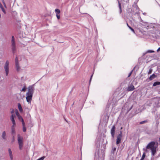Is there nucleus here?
I'll return each mask as SVG.
<instances>
[{"instance_id":"c03bdc74","label":"nucleus","mask_w":160,"mask_h":160,"mask_svg":"<svg viewBox=\"0 0 160 160\" xmlns=\"http://www.w3.org/2000/svg\"><path fill=\"white\" fill-rule=\"evenodd\" d=\"M159 141H160V138H159Z\"/></svg>"},{"instance_id":"6e6552de","label":"nucleus","mask_w":160,"mask_h":160,"mask_svg":"<svg viewBox=\"0 0 160 160\" xmlns=\"http://www.w3.org/2000/svg\"><path fill=\"white\" fill-rule=\"evenodd\" d=\"M135 88L133 85L132 84H131L128 86L127 90L128 91H132Z\"/></svg>"},{"instance_id":"2eb2a0df","label":"nucleus","mask_w":160,"mask_h":160,"mask_svg":"<svg viewBox=\"0 0 160 160\" xmlns=\"http://www.w3.org/2000/svg\"><path fill=\"white\" fill-rule=\"evenodd\" d=\"M15 125H14L13 124L12 126L11 127V129H12V133H15V130L14 129V126Z\"/></svg>"},{"instance_id":"ddd939ff","label":"nucleus","mask_w":160,"mask_h":160,"mask_svg":"<svg viewBox=\"0 0 160 160\" xmlns=\"http://www.w3.org/2000/svg\"><path fill=\"white\" fill-rule=\"evenodd\" d=\"M156 76L154 74H153L149 78V79L150 80H151L156 78Z\"/></svg>"},{"instance_id":"79ce46f5","label":"nucleus","mask_w":160,"mask_h":160,"mask_svg":"<svg viewBox=\"0 0 160 160\" xmlns=\"http://www.w3.org/2000/svg\"><path fill=\"white\" fill-rule=\"evenodd\" d=\"M159 34H160V30L159 31Z\"/></svg>"},{"instance_id":"6ab92c4d","label":"nucleus","mask_w":160,"mask_h":160,"mask_svg":"<svg viewBox=\"0 0 160 160\" xmlns=\"http://www.w3.org/2000/svg\"><path fill=\"white\" fill-rule=\"evenodd\" d=\"M15 64H19L18 62V57H16L15 59Z\"/></svg>"},{"instance_id":"c85d7f7f","label":"nucleus","mask_w":160,"mask_h":160,"mask_svg":"<svg viewBox=\"0 0 160 160\" xmlns=\"http://www.w3.org/2000/svg\"><path fill=\"white\" fill-rule=\"evenodd\" d=\"M56 16L58 19H59L60 18V14H56Z\"/></svg>"},{"instance_id":"20e7f679","label":"nucleus","mask_w":160,"mask_h":160,"mask_svg":"<svg viewBox=\"0 0 160 160\" xmlns=\"http://www.w3.org/2000/svg\"><path fill=\"white\" fill-rule=\"evenodd\" d=\"M18 140L19 146V148L20 150H22L23 145V138L19 134L18 135Z\"/></svg>"},{"instance_id":"423d86ee","label":"nucleus","mask_w":160,"mask_h":160,"mask_svg":"<svg viewBox=\"0 0 160 160\" xmlns=\"http://www.w3.org/2000/svg\"><path fill=\"white\" fill-rule=\"evenodd\" d=\"M122 132L121 131L120 133L117 136L116 141V144L117 145L119 143L121 142L122 137Z\"/></svg>"},{"instance_id":"9b49d317","label":"nucleus","mask_w":160,"mask_h":160,"mask_svg":"<svg viewBox=\"0 0 160 160\" xmlns=\"http://www.w3.org/2000/svg\"><path fill=\"white\" fill-rule=\"evenodd\" d=\"M6 132L5 131H3L2 134V137L4 140L6 139Z\"/></svg>"},{"instance_id":"2f4dec72","label":"nucleus","mask_w":160,"mask_h":160,"mask_svg":"<svg viewBox=\"0 0 160 160\" xmlns=\"http://www.w3.org/2000/svg\"><path fill=\"white\" fill-rule=\"evenodd\" d=\"M14 112V110L13 109H12V111L11 112V113L12 114H13V113Z\"/></svg>"},{"instance_id":"393cba45","label":"nucleus","mask_w":160,"mask_h":160,"mask_svg":"<svg viewBox=\"0 0 160 160\" xmlns=\"http://www.w3.org/2000/svg\"><path fill=\"white\" fill-rule=\"evenodd\" d=\"M128 28H130V29L134 33H135V31L130 26H128Z\"/></svg>"},{"instance_id":"412c9836","label":"nucleus","mask_w":160,"mask_h":160,"mask_svg":"<svg viewBox=\"0 0 160 160\" xmlns=\"http://www.w3.org/2000/svg\"><path fill=\"white\" fill-rule=\"evenodd\" d=\"M154 52V51H153L151 50H149L147 51L146 52V53H151Z\"/></svg>"},{"instance_id":"c756f323","label":"nucleus","mask_w":160,"mask_h":160,"mask_svg":"<svg viewBox=\"0 0 160 160\" xmlns=\"http://www.w3.org/2000/svg\"><path fill=\"white\" fill-rule=\"evenodd\" d=\"M26 128L25 126L23 127V131L24 132H25L26 131Z\"/></svg>"},{"instance_id":"dca6fc26","label":"nucleus","mask_w":160,"mask_h":160,"mask_svg":"<svg viewBox=\"0 0 160 160\" xmlns=\"http://www.w3.org/2000/svg\"><path fill=\"white\" fill-rule=\"evenodd\" d=\"M160 85V82L157 81V82H156L153 83V86H155L157 85Z\"/></svg>"},{"instance_id":"5701e85b","label":"nucleus","mask_w":160,"mask_h":160,"mask_svg":"<svg viewBox=\"0 0 160 160\" xmlns=\"http://www.w3.org/2000/svg\"><path fill=\"white\" fill-rule=\"evenodd\" d=\"M26 87L25 86H24V87H23V88L21 90V91L25 92L26 90Z\"/></svg>"},{"instance_id":"1a4fd4ad","label":"nucleus","mask_w":160,"mask_h":160,"mask_svg":"<svg viewBox=\"0 0 160 160\" xmlns=\"http://www.w3.org/2000/svg\"><path fill=\"white\" fill-rule=\"evenodd\" d=\"M15 117V115H14L13 114H12L11 116L10 119L12 121V123L14 125H15L16 123L15 122V120L14 119V118Z\"/></svg>"},{"instance_id":"39448f33","label":"nucleus","mask_w":160,"mask_h":160,"mask_svg":"<svg viewBox=\"0 0 160 160\" xmlns=\"http://www.w3.org/2000/svg\"><path fill=\"white\" fill-rule=\"evenodd\" d=\"M9 62L8 60H7L4 65V69L5 71L6 76H8L9 73Z\"/></svg>"},{"instance_id":"f8f14e48","label":"nucleus","mask_w":160,"mask_h":160,"mask_svg":"<svg viewBox=\"0 0 160 160\" xmlns=\"http://www.w3.org/2000/svg\"><path fill=\"white\" fill-rule=\"evenodd\" d=\"M15 67L17 71L18 72L19 71L20 69V68L19 66V64H15Z\"/></svg>"},{"instance_id":"f704fd0d","label":"nucleus","mask_w":160,"mask_h":160,"mask_svg":"<svg viewBox=\"0 0 160 160\" xmlns=\"http://www.w3.org/2000/svg\"><path fill=\"white\" fill-rule=\"evenodd\" d=\"M160 51V47L157 50V52H158Z\"/></svg>"},{"instance_id":"4c0bfd02","label":"nucleus","mask_w":160,"mask_h":160,"mask_svg":"<svg viewBox=\"0 0 160 160\" xmlns=\"http://www.w3.org/2000/svg\"><path fill=\"white\" fill-rule=\"evenodd\" d=\"M18 117V118L19 119H20V118H21L22 119V118L20 116H19V117Z\"/></svg>"},{"instance_id":"c9c22d12","label":"nucleus","mask_w":160,"mask_h":160,"mask_svg":"<svg viewBox=\"0 0 160 160\" xmlns=\"http://www.w3.org/2000/svg\"><path fill=\"white\" fill-rule=\"evenodd\" d=\"M3 6L1 4V3L0 2V8L2 7Z\"/></svg>"},{"instance_id":"9d476101","label":"nucleus","mask_w":160,"mask_h":160,"mask_svg":"<svg viewBox=\"0 0 160 160\" xmlns=\"http://www.w3.org/2000/svg\"><path fill=\"white\" fill-rule=\"evenodd\" d=\"M8 153L11 160H13V157L12 154V151L11 150V149L10 148L8 149Z\"/></svg>"},{"instance_id":"e433bc0d","label":"nucleus","mask_w":160,"mask_h":160,"mask_svg":"<svg viewBox=\"0 0 160 160\" xmlns=\"http://www.w3.org/2000/svg\"><path fill=\"white\" fill-rule=\"evenodd\" d=\"M132 73V72H131L129 73V75H128V77H129L130 76V75H131V74Z\"/></svg>"},{"instance_id":"f257e3e1","label":"nucleus","mask_w":160,"mask_h":160,"mask_svg":"<svg viewBox=\"0 0 160 160\" xmlns=\"http://www.w3.org/2000/svg\"><path fill=\"white\" fill-rule=\"evenodd\" d=\"M158 145V143H156L154 142H151L148 144L146 148H143V150L146 152H148L147 149H150L151 151L152 155L154 156L156 152Z\"/></svg>"},{"instance_id":"473e14b6","label":"nucleus","mask_w":160,"mask_h":160,"mask_svg":"<svg viewBox=\"0 0 160 160\" xmlns=\"http://www.w3.org/2000/svg\"><path fill=\"white\" fill-rule=\"evenodd\" d=\"M152 70L150 69V70H149V72H148V73L149 74L151 73V72H152Z\"/></svg>"},{"instance_id":"0eeeda50","label":"nucleus","mask_w":160,"mask_h":160,"mask_svg":"<svg viewBox=\"0 0 160 160\" xmlns=\"http://www.w3.org/2000/svg\"><path fill=\"white\" fill-rule=\"evenodd\" d=\"M115 126H113L111 131V134L112 137L113 138L115 134Z\"/></svg>"},{"instance_id":"7c9ffc66","label":"nucleus","mask_w":160,"mask_h":160,"mask_svg":"<svg viewBox=\"0 0 160 160\" xmlns=\"http://www.w3.org/2000/svg\"><path fill=\"white\" fill-rule=\"evenodd\" d=\"M116 150V148L115 147L113 148L112 149V151L114 152Z\"/></svg>"},{"instance_id":"58836bf2","label":"nucleus","mask_w":160,"mask_h":160,"mask_svg":"<svg viewBox=\"0 0 160 160\" xmlns=\"http://www.w3.org/2000/svg\"><path fill=\"white\" fill-rule=\"evenodd\" d=\"M92 75L91 76V78H90V82L91 80V79H92Z\"/></svg>"},{"instance_id":"aec40b11","label":"nucleus","mask_w":160,"mask_h":160,"mask_svg":"<svg viewBox=\"0 0 160 160\" xmlns=\"http://www.w3.org/2000/svg\"><path fill=\"white\" fill-rule=\"evenodd\" d=\"M145 157V152H144L142 154V157L140 159H141L142 160H143Z\"/></svg>"},{"instance_id":"4468645a","label":"nucleus","mask_w":160,"mask_h":160,"mask_svg":"<svg viewBox=\"0 0 160 160\" xmlns=\"http://www.w3.org/2000/svg\"><path fill=\"white\" fill-rule=\"evenodd\" d=\"M18 107L19 111L20 112H22V109L20 104L19 103H18Z\"/></svg>"},{"instance_id":"f03ea898","label":"nucleus","mask_w":160,"mask_h":160,"mask_svg":"<svg viewBox=\"0 0 160 160\" xmlns=\"http://www.w3.org/2000/svg\"><path fill=\"white\" fill-rule=\"evenodd\" d=\"M28 89V91L26 93V100L28 103H31L34 93V87L33 85L30 86Z\"/></svg>"},{"instance_id":"a211bd4d","label":"nucleus","mask_w":160,"mask_h":160,"mask_svg":"<svg viewBox=\"0 0 160 160\" xmlns=\"http://www.w3.org/2000/svg\"><path fill=\"white\" fill-rule=\"evenodd\" d=\"M0 8L2 10V11L4 13V14H6V12L5 10V9L2 6V7H1V8Z\"/></svg>"},{"instance_id":"bb28decb","label":"nucleus","mask_w":160,"mask_h":160,"mask_svg":"<svg viewBox=\"0 0 160 160\" xmlns=\"http://www.w3.org/2000/svg\"><path fill=\"white\" fill-rule=\"evenodd\" d=\"M16 114L17 116L19 117L20 115L17 110L16 111Z\"/></svg>"},{"instance_id":"a878e982","label":"nucleus","mask_w":160,"mask_h":160,"mask_svg":"<svg viewBox=\"0 0 160 160\" xmlns=\"http://www.w3.org/2000/svg\"><path fill=\"white\" fill-rule=\"evenodd\" d=\"M118 4H119V9H120V12H121V11H122V10H121V4L120 3L119 1H118Z\"/></svg>"},{"instance_id":"72a5a7b5","label":"nucleus","mask_w":160,"mask_h":160,"mask_svg":"<svg viewBox=\"0 0 160 160\" xmlns=\"http://www.w3.org/2000/svg\"><path fill=\"white\" fill-rule=\"evenodd\" d=\"M144 122H145V121H142V122H140V124H143Z\"/></svg>"},{"instance_id":"cd10ccee","label":"nucleus","mask_w":160,"mask_h":160,"mask_svg":"<svg viewBox=\"0 0 160 160\" xmlns=\"http://www.w3.org/2000/svg\"><path fill=\"white\" fill-rule=\"evenodd\" d=\"M22 123L23 127L25 126V123L24 122L23 119L22 118Z\"/></svg>"},{"instance_id":"4be33fe9","label":"nucleus","mask_w":160,"mask_h":160,"mask_svg":"<svg viewBox=\"0 0 160 160\" xmlns=\"http://www.w3.org/2000/svg\"><path fill=\"white\" fill-rule=\"evenodd\" d=\"M2 3H3V5H4V6L5 7V8H7V7L6 4H5V2L3 0V1H2Z\"/></svg>"},{"instance_id":"a19ab883","label":"nucleus","mask_w":160,"mask_h":160,"mask_svg":"<svg viewBox=\"0 0 160 160\" xmlns=\"http://www.w3.org/2000/svg\"><path fill=\"white\" fill-rule=\"evenodd\" d=\"M143 14L144 15H145L146 13H143Z\"/></svg>"},{"instance_id":"f3484780","label":"nucleus","mask_w":160,"mask_h":160,"mask_svg":"<svg viewBox=\"0 0 160 160\" xmlns=\"http://www.w3.org/2000/svg\"><path fill=\"white\" fill-rule=\"evenodd\" d=\"M55 11L56 13V14H60V10L58 9H56Z\"/></svg>"},{"instance_id":"37998d69","label":"nucleus","mask_w":160,"mask_h":160,"mask_svg":"<svg viewBox=\"0 0 160 160\" xmlns=\"http://www.w3.org/2000/svg\"><path fill=\"white\" fill-rule=\"evenodd\" d=\"M1 14H0V18H1Z\"/></svg>"},{"instance_id":"b1692460","label":"nucleus","mask_w":160,"mask_h":160,"mask_svg":"<svg viewBox=\"0 0 160 160\" xmlns=\"http://www.w3.org/2000/svg\"><path fill=\"white\" fill-rule=\"evenodd\" d=\"M45 158V156H43V157H41V158L38 159L37 160H43Z\"/></svg>"},{"instance_id":"ea45409f","label":"nucleus","mask_w":160,"mask_h":160,"mask_svg":"<svg viewBox=\"0 0 160 160\" xmlns=\"http://www.w3.org/2000/svg\"><path fill=\"white\" fill-rule=\"evenodd\" d=\"M127 26L128 27V26H129L128 25V23H127Z\"/></svg>"},{"instance_id":"7ed1b4c3","label":"nucleus","mask_w":160,"mask_h":160,"mask_svg":"<svg viewBox=\"0 0 160 160\" xmlns=\"http://www.w3.org/2000/svg\"><path fill=\"white\" fill-rule=\"evenodd\" d=\"M11 43V49L12 50V52L13 53H14L17 49V48L14 38L13 36H12V37Z\"/></svg>"}]
</instances>
